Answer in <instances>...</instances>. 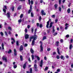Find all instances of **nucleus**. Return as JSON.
I'll return each instance as SVG.
<instances>
[{
    "label": "nucleus",
    "mask_w": 73,
    "mask_h": 73,
    "mask_svg": "<svg viewBox=\"0 0 73 73\" xmlns=\"http://www.w3.org/2000/svg\"><path fill=\"white\" fill-rule=\"evenodd\" d=\"M7 53H8V54L11 53H12V50H11V49L9 50V51H8Z\"/></svg>",
    "instance_id": "20"
},
{
    "label": "nucleus",
    "mask_w": 73,
    "mask_h": 73,
    "mask_svg": "<svg viewBox=\"0 0 73 73\" xmlns=\"http://www.w3.org/2000/svg\"><path fill=\"white\" fill-rule=\"evenodd\" d=\"M13 68H14V69H16V68H17V65H15L13 66Z\"/></svg>",
    "instance_id": "25"
},
{
    "label": "nucleus",
    "mask_w": 73,
    "mask_h": 73,
    "mask_svg": "<svg viewBox=\"0 0 73 73\" xmlns=\"http://www.w3.org/2000/svg\"><path fill=\"white\" fill-rule=\"evenodd\" d=\"M4 8H5V9H7V6H4Z\"/></svg>",
    "instance_id": "59"
},
{
    "label": "nucleus",
    "mask_w": 73,
    "mask_h": 73,
    "mask_svg": "<svg viewBox=\"0 0 73 73\" xmlns=\"http://www.w3.org/2000/svg\"><path fill=\"white\" fill-rule=\"evenodd\" d=\"M40 52H42L43 51V47H42V42L41 41H40Z\"/></svg>",
    "instance_id": "2"
},
{
    "label": "nucleus",
    "mask_w": 73,
    "mask_h": 73,
    "mask_svg": "<svg viewBox=\"0 0 73 73\" xmlns=\"http://www.w3.org/2000/svg\"><path fill=\"white\" fill-rule=\"evenodd\" d=\"M16 46H19V41H17L16 42Z\"/></svg>",
    "instance_id": "33"
},
{
    "label": "nucleus",
    "mask_w": 73,
    "mask_h": 73,
    "mask_svg": "<svg viewBox=\"0 0 73 73\" xmlns=\"http://www.w3.org/2000/svg\"><path fill=\"white\" fill-rule=\"evenodd\" d=\"M60 41L62 43L63 42V40L62 39H61L60 40Z\"/></svg>",
    "instance_id": "62"
},
{
    "label": "nucleus",
    "mask_w": 73,
    "mask_h": 73,
    "mask_svg": "<svg viewBox=\"0 0 73 73\" xmlns=\"http://www.w3.org/2000/svg\"><path fill=\"white\" fill-rule=\"evenodd\" d=\"M31 16L32 17H33V13L32 12L31 13Z\"/></svg>",
    "instance_id": "34"
},
{
    "label": "nucleus",
    "mask_w": 73,
    "mask_h": 73,
    "mask_svg": "<svg viewBox=\"0 0 73 73\" xmlns=\"http://www.w3.org/2000/svg\"><path fill=\"white\" fill-rule=\"evenodd\" d=\"M41 17L40 16L39 17V21H41Z\"/></svg>",
    "instance_id": "45"
},
{
    "label": "nucleus",
    "mask_w": 73,
    "mask_h": 73,
    "mask_svg": "<svg viewBox=\"0 0 73 73\" xmlns=\"http://www.w3.org/2000/svg\"><path fill=\"white\" fill-rule=\"evenodd\" d=\"M22 21V20L21 19H20L19 20V23H21V21Z\"/></svg>",
    "instance_id": "41"
},
{
    "label": "nucleus",
    "mask_w": 73,
    "mask_h": 73,
    "mask_svg": "<svg viewBox=\"0 0 73 73\" xmlns=\"http://www.w3.org/2000/svg\"><path fill=\"white\" fill-rule=\"evenodd\" d=\"M57 35V33H56L54 34V36H56V35Z\"/></svg>",
    "instance_id": "63"
},
{
    "label": "nucleus",
    "mask_w": 73,
    "mask_h": 73,
    "mask_svg": "<svg viewBox=\"0 0 73 73\" xmlns=\"http://www.w3.org/2000/svg\"><path fill=\"white\" fill-rule=\"evenodd\" d=\"M55 54H56V52H54L53 53V55H55Z\"/></svg>",
    "instance_id": "51"
},
{
    "label": "nucleus",
    "mask_w": 73,
    "mask_h": 73,
    "mask_svg": "<svg viewBox=\"0 0 73 73\" xmlns=\"http://www.w3.org/2000/svg\"><path fill=\"white\" fill-rule=\"evenodd\" d=\"M3 12H5L3 14V15H6V13H5V12H6V10L4 8L3 9Z\"/></svg>",
    "instance_id": "17"
},
{
    "label": "nucleus",
    "mask_w": 73,
    "mask_h": 73,
    "mask_svg": "<svg viewBox=\"0 0 73 73\" xmlns=\"http://www.w3.org/2000/svg\"><path fill=\"white\" fill-rule=\"evenodd\" d=\"M55 23H57V21H58V20H57V19H56L55 20Z\"/></svg>",
    "instance_id": "60"
},
{
    "label": "nucleus",
    "mask_w": 73,
    "mask_h": 73,
    "mask_svg": "<svg viewBox=\"0 0 73 73\" xmlns=\"http://www.w3.org/2000/svg\"><path fill=\"white\" fill-rule=\"evenodd\" d=\"M48 67H47V66H46V67L45 68V69H44V70H45V71H46V70H48Z\"/></svg>",
    "instance_id": "30"
},
{
    "label": "nucleus",
    "mask_w": 73,
    "mask_h": 73,
    "mask_svg": "<svg viewBox=\"0 0 73 73\" xmlns=\"http://www.w3.org/2000/svg\"><path fill=\"white\" fill-rule=\"evenodd\" d=\"M57 72H60V69H57Z\"/></svg>",
    "instance_id": "49"
},
{
    "label": "nucleus",
    "mask_w": 73,
    "mask_h": 73,
    "mask_svg": "<svg viewBox=\"0 0 73 73\" xmlns=\"http://www.w3.org/2000/svg\"><path fill=\"white\" fill-rule=\"evenodd\" d=\"M31 57L33 60L34 59V55H31Z\"/></svg>",
    "instance_id": "35"
},
{
    "label": "nucleus",
    "mask_w": 73,
    "mask_h": 73,
    "mask_svg": "<svg viewBox=\"0 0 73 73\" xmlns=\"http://www.w3.org/2000/svg\"><path fill=\"white\" fill-rule=\"evenodd\" d=\"M59 10L61 12V7H59Z\"/></svg>",
    "instance_id": "53"
},
{
    "label": "nucleus",
    "mask_w": 73,
    "mask_h": 73,
    "mask_svg": "<svg viewBox=\"0 0 73 73\" xmlns=\"http://www.w3.org/2000/svg\"><path fill=\"white\" fill-rule=\"evenodd\" d=\"M72 48V44H70V45L69 49H71Z\"/></svg>",
    "instance_id": "28"
},
{
    "label": "nucleus",
    "mask_w": 73,
    "mask_h": 73,
    "mask_svg": "<svg viewBox=\"0 0 73 73\" xmlns=\"http://www.w3.org/2000/svg\"><path fill=\"white\" fill-rule=\"evenodd\" d=\"M28 1H29V5H30V4H31V1L30 0H28Z\"/></svg>",
    "instance_id": "57"
},
{
    "label": "nucleus",
    "mask_w": 73,
    "mask_h": 73,
    "mask_svg": "<svg viewBox=\"0 0 73 73\" xmlns=\"http://www.w3.org/2000/svg\"><path fill=\"white\" fill-rule=\"evenodd\" d=\"M41 13H42V15H46V13H45L44 12V10H42L41 11Z\"/></svg>",
    "instance_id": "11"
},
{
    "label": "nucleus",
    "mask_w": 73,
    "mask_h": 73,
    "mask_svg": "<svg viewBox=\"0 0 73 73\" xmlns=\"http://www.w3.org/2000/svg\"><path fill=\"white\" fill-rule=\"evenodd\" d=\"M1 46H2L3 50V49H4V44L3 43L2 44Z\"/></svg>",
    "instance_id": "26"
},
{
    "label": "nucleus",
    "mask_w": 73,
    "mask_h": 73,
    "mask_svg": "<svg viewBox=\"0 0 73 73\" xmlns=\"http://www.w3.org/2000/svg\"><path fill=\"white\" fill-rule=\"evenodd\" d=\"M5 33L6 36H8V35L7 34V32L5 31Z\"/></svg>",
    "instance_id": "52"
},
{
    "label": "nucleus",
    "mask_w": 73,
    "mask_h": 73,
    "mask_svg": "<svg viewBox=\"0 0 73 73\" xmlns=\"http://www.w3.org/2000/svg\"><path fill=\"white\" fill-rule=\"evenodd\" d=\"M39 27L40 28H42V24H40L39 25Z\"/></svg>",
    "instance_id": "42"
},
{
    "label": "nucleus",
    "mask_w": 73,
    "mask_h": 73,
    "mask_svg": "<svg viewBox=\"0 0 73 73\" xmlns=\"http://www.w3.org/2000/svg\"><path fill=\"white\" fill-rule=\"evenodd\" d=\"M35 57L37 58L38 60H40V57H38V56H36V55H35Z\"/></svg>",
    "instance_id": "16"
},
{
    "label": "nucleus",
    "mask_w": 73,
    "mask_h": 73,
    "mask_svg": "<svg viewBox=\"0 0 73 73\" xmlns=\"http://www.w3.org/2000/svg\"><path fill=\"white\" fill-rule=\"evenodd\" d=\"M11 40L13 41H11V44H13V42H15V39L13 38H11Z\"/></svg>",
    "instance_id": "10"
},
{
    "label": "nucleus",
    "mask_w": 73,
    "mask_h": 73,
    "mask_svg": "<svg viewBox=\"0 0 73 73\" xmlns=\"http://www.w3.org/2000/svg\"><path fill=\"white\" fill-rule=\"evenodd\" d=\"M34 68H37V64H35L34 65Z\"/></svg>",
    "instance_id": "37"
},
{
    "label": "nucleus",
    "mask_w": 73,
    "mask_h": 73,
    "mask_svg": "<svg viewBox=\"0 0 73 73\" xmlns=\"http://www.w3.org/2000/svg\"><path fill=\"white\" fill-rule=\"evenodd\" d=\"M27 62H26L23 66V68L24 69H25V68H26V67L27 66Z\"/></svg>",
    "instance_id": "6"
},
{
    "label": "nucleus",
    "mask_w": 73,
    "mask_h": 73,
    "mask_svg": "<svg viewBox=\"0 0 73 73\" xmlns=\"http://www.w3.org/2000/svg\"><path fill=\"white\" fill-rule=\"evenodd\" d=\"M56 46H58V44H59V42L57 41L56 42Z\"/></svg>",
    "instance_id": "19"
},
{
    "label": "nucleus",
    "mask_w": 73,
    "mask_h": 73,
    "mask_svg": "<svg viewBox=\"0 0 73 73\" xmlns=\"http://www.w3.org/2000/svg\"><path fill=\"white\" fill-rule=\"evenodd\" d=\"M69 37V35H67L66 36V37H67V38H68V37Z\"/></svg>",
    "instance_id": "56"
},
{
    "label": "nucleus",
    "mask_w": 73,
    "mask_h": 73,
    "mask_svg": "<svg viewBox=\"0 0 73 73\" xmlns=\"http://www.w3.org/2000/svg\"><path fill=\"white\" fill-rule=\"evenodd\" d=\"M57 49L58 53V54H60V51H59V49H58V48H57Z\"/></svg>",
    "instance_id": "22"
},
{
    "label": "nucleus",
    "mask_w": 73,
    "mask_h": 73,
    "mask_svg": "<svg viewBox=\"0 0 73 73\" xmlns=\"http://www.w3.org/2000/svg\"><path fill=\"white\" fill-rule=\"evenodd\" d=\"M65 26L66 27H65V29L66 30V29H67L68 28V27H69V24L68 23H66L65 25Z\"/></svg>",
    "instance_id": "8"
},
{
    "label": "nucleus",
    "mask_w": 73,
    "mask_h": 73,
    "mask_svg": "<svg viewBox=\"0 0 73 73\" xmlns=\"http://www.w3.org/2000/svg\"><path fill=\"white\" fill-rule=\"evenodd\" d=\"M54 31H55V30H54V27L53 26L52 27V32H54Z\"/></svg>",
    "instance_id": "27"
},
{
    "label": "nucleus",
    "mask_w": 73,
    "mask_h": 73,
    "mask_svg": "<svg viewBox=\"0 0 73 73\" xmlns=\"http://www.w3.org/2000/svg\"><path fill=\"white\" fill-rule=\"evenodd\" d=\"M54 7L55 9H57V4H55L54 5Z\"/></svg>",
    "instance_id": "31"
},
{
    "label": "nucleus",
    "mask_w": 73,
    "mask_h": 73,
    "mask_svg": "<svg viewBox=\"0 0 73 73\" xmlns=\"http://www.w3.org/2000/svg\"><path fill=\"white\" fill-rule=\"evenodd\" d=\"M53 24H54V22H51V23H50L49 27L50 28H51V27H52V25Z\"/></svg>",
    "instance_id": "14"
},
{
    "label": "nucleus",
    "mask_w": 73,
    "mask_h": 73,
    "mask_svg": "<svg viewBox=\"0 0 73 73\" xmlns=\"http://www.w3.org/2000/svg\"><path fill=\"white\" fill-rule=\"evenodd\" d=\"M14 54L15 56H17V52H16V49H14Z\"/></svg>",
    "instance_id": "9"
},
{
    "label": "nucleus",
    "mask_w": 73,
    "mask_h": 73,
    "mask_svg": "<svg viewBox=\"0 0 73 73\" xmlns=\"http://www.w3.org/2000/svg\"><path fill=\"white\" fill-rule=\"evenodd\" d=\"M56 58L57 59H59L60 58V56H59L58 55H57L56 56Z\"/></svg>",
    "instance_id": "43"
},
{
    "label": "nucleus",
    "mask_w": 73,
    "mask_h": 73,
    "mask_svg": "<svg viewBox=\"0 0 73 73\" xmlns=\"http://www.w3.org/2000/svg\"><path fill=\"white\" fill-rule=\"evenodd\" d=\"M60 58L61 59H63L64 58V56L62 55H61L60 56Z\"/></svg>",
    "instance_id": "48"
},
{
    "label": "nucleus",
    "mask_w": 73,
    "mask_h": 73,
    "mask_svg": "<svg viewBox=\"0 0 73 73\" xmlns=\"http://www.w3.org/2000/svg\"><path fill=\"white\" fill-rule=\"evenodd\" d=\"M31 11H32V9H30L29 10L28 12V13H31Z\"/></svg>",
    "instance_id": "39"
},
{
    "label": "nucleus",
    "mask_w": 73,
    "mask_h": 73,
    "mask_svg": "<svg viewBox=\"0 0 73 73\" xmlns=\"http://www.w3.org/2000/svg\"><path fill=\"white\" fill-rule=\"evenodd\" d=\"M23 17V14H22L21 15L20 17L21 19Z\"/></svg>",
    "instance_id": "36"
},
{
    "label": "nucleus",
    "mask_w": 73,
    "mask_h": 73,
    "mask_svg": "<svg viewBox=\"0 0 73 73\" xmlns=\"http://www.w3.org/2000/svg\"><path fill=\"white\" fill-rule=\"evenodd\" d=\"M49 21H48L47 22V25H46V27L47 28H49Z\"/></svg>",
    "instance_id": "13"
},
{
    "label": "nucleus",
    "mask_w": 73,
    "mask_h": 73,
    "mask_svg": "<svg viewBox=\"0 0 73 73\" xmlns=\"http://www.w3.org/2000/svg\"><path fill=\"white\" fill-rule=\"evenodd\" d=\"M8 29H9V30H11V27H8Z\"/></svg>",
    "instance_id": "55"
},
{
    "label": "nucleus",
    "mask_w": 73,
    "mask_h": 73,
    "mask_svg": "<svg viewBox=\"0 0 73 73\" xmlns=\"http://www.w3.org/2000/svg\"><path fill=\"white\" fill-rule=\"evenodd\" d=\"M36 40V38H34V39H33L32 40L31 45H34V44H35V41Z\"/></svg>",
    "instance_id": "4"
},
{
    "label": "nucleus",
    "mask_w": 73,
    "mask_h": 73,
    "mask_svg": "<svg viewBox=\"0 0 73 73\" xmlns=\"http://www.w3.org/2000/svg\"><path fill=\"white\" fill-rule=\"evenodd\" d=\"M33 0L31 1V4H33Z\"/></svg>",
    "instance_id": "61"
},
{
    "label": "nucleus",
    "mask_w": 73,
    "mask_h": 73,
    "mask_svg": "<svg viewBox=\"0 0 73 73\" xmlns=\"http://www.w3.org/2000/svg\"><path fill=\"white\" fill-rule=\"evenodd\" d=\"M28 46V44H25V47H26V46Z\"/></svg>",
    "instance_id": "58"
},
{
    "label": "nucleus",
    "mask_w": 73,
    "mask_h": 73,
    "mask_svg": "<svg viewBox=\"0 0 73 73\" xmlns=\"http://www.w3.org/2000/svg\"><path fill=\"white\" fill-rule=\"evenodd\" d=\"M46 36H44L43 37L42 40H45V39H46Z\"/></svg>",
    "instance_id": "32"
},
{
    "label": "nucleus",
    "mask_w": 73,
    "mask_h": 73,
    "mask_svg": "<svg viewBox=\"0 0 73 73\" xmlns=\"http://www.w3.org/2000/svg\"><path fill=\"white\" fill-rule=\"evenodd\" d=\"M36 31H37V29H36L35 30L34 32V35H36Z\"/></svg>",
    "instance_id": "40"
},
{
    "label": "nucleus",
    "mask_w": 73,
    "mask_h": 73,
    "mask_svg": "<svg viewBox=\"0 0 73 73\" xmlns=\"http://www.w3.org/2000/svg\"><path fill=\"white\" fill-rule=\"evenodd\" d=\"M30 73H32V68H30Z\"/></svg>",
    "instance_id": "24"
},
{
    "label": "nucleus",
    "mask_w": 73,
    "mask_h": 73,
    "mask_svg": "<svg viewBox=\"0 0 73 73\" xmlns=\"http://www.w3.org/2000/svg\"><path fill=\"white\" fill-rule=\"evenodd\" d=\"M61 0H58L59 4H61Z\"/></svg>",
    "instance_id": "38"
},
{
    "label": "nucleus",
    "mask_w": 73,
    "mask_h": 73,
    "mask_svg": "<svg viewBox=\"0 0 73 73\" xmlns=\"http://www.w3.org/2000/svg\"><path fill=\"white\" fill-rule=\"evenodd\" d=\"M24 48H23V46L22 45H21L20 46V48L19 49V51L20 52H22Z\"/></svg>",
    "instance_id": "7"
},
{
    "label": "nucleus",
    "mask_w": 73,
    "mask_h": 73,
    "mask_svg": "<svg viewBox=\"0 0 73 73\" xmlns=\"http://www.w3.org/2000/svg\"><path fill=\"white\" fill-rule=\"evenodd\" d=\"M70 12V8H68L67 10V12L68 13H69Z\"/></svg>",
    "instance_id": "23"
},
{
    "label": "nucleus",
    "mask_w": 73,
    "mask_h": 73,
    "mask_svg": "<svg viewBox=\"0 0 73 73\" xmlns=\"http://www.w3.org/2000/svg\"><path fill=\"white\" fill-rule=\"evenodd\" d=\"M43 60H41L40 61V67H42V63H43Z\"/></svg>",
    "instance_id": "12"
},
{
    "label": "nucleus",
    "mask_w": 73,
    "mask_h": 73,
    "mask_svg": "<svg viewBox=\"0 0 73 73\" xmlns=\"http://www.w3.org/2000/svg\"><path fill=\"white\" fill-rule=\"evenodd\" d=\"M36 25L38 27H39V24L38 23H36Z\"/></svg>",
    "instance_id": "54"
},
{
    "label": "nucleus",
    "mask_w": 73,
    "mask_h": 73,
    "mask_svg": "<svg viewBox=\"0 0 73 73\" xmlns=\"http://www.w3.org/2000/svg\"><path fill=\"white\" fill-rule=\"evenodd\" d=\"M22 7V6L20 5L19 7V10H20L21 9V8Z\"/></svg>",
    "instance_id": "29"
},
{
    "label": "nucleus",
    "mask_w": 73,
    "mask_h": 73,
    "mask_svg": "<svg viewBox=\"0 0 73 73\" xmlns=\"http://www.w3.org/2000/svg\"><path fill=\"white\" fill-rule=\"evenodd\" d=\"M51 49H50V48H48L47 49V51L49 52V51H50V50Z\"/></svg>",
    "instance_id": "44"
},
{
    "label": "nucleus",
    "mask_w": 73,
    "mask_h": 73,
    "mask_svg": "<svg viewBox=\"0 0 73 73\" xmlns=\"http://www.w3.org/2000/svg\"><path fill=\"white\" fill-rule=\"evenodd\" d=\"M55 15H53L51 16V17L52 18H54V17H55Z\"/></svg>",
    "instance_id": "46"
},
{
    "label": "nucleus",
    "mask_w": 73,
    "mask_h": 73,
    "mask_svg": "<svg viewBox=\"0 0 73 73\" xmlns=\"http://www.w3.org/2000/svg\"><path fill=\"white\" fill-rule=\"evenodd\" d=\"M30 52L31 53H32V54H33V53H34V51L32 49V48H31Z\"/></svg>",
    "instance_id": "18"
},
{
    "label": "nucleus",
    "mask_w": 73,
    "mask_h": 73,
    "mask_svg": "<svg viewBox=\"0 0 73 73\" xmlns=\"http://www.w3.org/2000/svg\"><path fill=\"white\" fill-rule=\"evenodd\" d=\"M11 9L12 11H14V7H12L11 8Z\"/></svg>",
    "instance_id": "50"
},
{
    "label": "nucleus",
    "mask_w": 73,
    "mask_h": 73,
    "mask_svg": "<svg viewBox=\"0 0 73 73\" xmlns=\"http://www.w3.org/2000/svg\"><path fill=\"white\" fill-rule=\"evenodd\" d=\"M2 58H3V61H5V62H7V57L4 56H3Z\"/></svg>",
    "instance_id": "3"
},
{
    "label": "nucleus",
    "mask_w": 73,
    "mask_h": 73,
    "mask_svg": "<svg viewBox=\"0 0 73 73\" xmlns=\"http://www.w3.org/2000/svg\"><path fill=\"white\" fill-rule=\"evenodd\" d=\"M20 58L21 61H23V56H22L21 55L20 56Z\"/></svg>",
    "instance_id": "21"
},
{
    "label": "nucleus",
    "mask_w": 73,
    "mask_h": 73,
    "mask_svg": "<svg viewBox=\"0 0 73 73\" xmlns=\"http://www.w3.org/2000/svg\"><path fill=\"white\" fill-rule=\"evenodd\" d=\"M29 37V35L28 34H26L25 35V39H28Z\"/></svg>",
    "instance_id": "15"
},
{
    "label": "nucleus",
    "mask_w": 73,
    "mask_h": 73,
    "mask_svg": "<svg viewBox=\"0 0 73 73\" xmlns=\"http://www.w3.org/2000/svg\"><path fill=\"white\" fill-rule=\"evenodd\" d=\"M35 71H38V69H37V68H35Z\"/></svg>",
    "instance_id": "64"
},
{
    "label": "nucleus",
    "mask_w": 73,
    "mask_h": 73,
    "mask_svg": "<svg viewBox=\"0 0 73 73\" xmlns=\"http://www.w3.org/2000/svg\"><path fill=\"white\" fill-rule=\"evenodd\" d=\"M0 34H1V35L2 36H3V35H4V34L2 32H1Z\"/></svg>",
    "instance_id": "47"
},
{
    "label": "nucleus",
    "mask_w": 73,
    "mask_h": 73,
    "mask_svg": "<svg viewBox=\"0 0 73 73\" xmlns=\"http://www.w3.org/2000/svg\"><path fill=\"white\" fill-rule=\"evenodd\" d=\"M10 15H11V13L9 12H8L6 14V16L8 19L10 18Z\"/></svg>",
    "instance_id": "5"
},
{
    "label": "nucleus",
    "mask_w": 73,
    "mask_h": 73,
    "mask_svg": "<svg viewBox=\"0 0 73 73\" xmlns=\"http://www.w3.org/2000/svg\"><path fill=\"white\" fill-rule=\"evenodd\" d=\"M38 37L36 35V34H34V35L32 36H31L30 38V41H32V39H34V38H36V39H37V38Z\"/></svg>",
    "instance_id": "1"
}]
</instances>
